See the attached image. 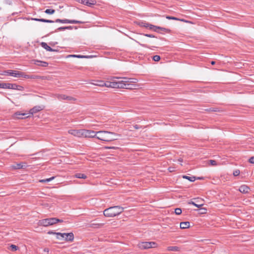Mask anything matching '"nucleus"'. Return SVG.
Wrapping results in <instances>:
<instances>
[{
    "label": "nucleus",
    "mask_w": 254,
    "mask_h": 254,
    "mask_svg": "<svg viewBox=\"0 0 254 254\" xmlns=\"http://www.w3.org/2000/svg\"><path fill=\"white\" fill-rule=\"evenodd\" d=\"M116 77V80L114 81L115 88H124V89H131L130 87V84L127 83V79L126 77Z\"/></svg>",
    "instance_id": "3"
},
{
    "label": "nucleus",
    "mask_w": 254,
    "mask_h": 254,
    "mask_svg": "<svg viewBox=\"0 0 254 254\" xmlns=\"http://www.w3.org/2000/svg\"><path fill=\"white\" fill-rule=\"evenodd\" d=\"M43 251L44 253H46V254H48L49 252V249L47 248H45L44 249Z\"/></svg>",
    "instance_id": "46"
},
{
    "label": "nucleus",
    "mask_w": 254,
    "mask_h": 254,
    "mask_svg": "<svg viewBox=\"0 0 254 254\" xmlns=\"http://www.w3.org/2000/svg\"><path fill=\"white\" fill-rule=\"evenodd\" d=\"M57 98L60 100H75V99L71 96H68L64 94H58L57 95Z\"/></svg>",
    "instance_id": "13"
},
{
    "label": "nucleus",
    "mask_w": 254,
    "mask_h": 254,
    "mask_svg": "<svg viewBox=\"0 0 254 254\" xmlns=\"http://www.w3.org/2000/svg\"><path fill=\"white\" fill-rule=\"evenodd\" d=\"M34 64L37 65L43 66V67H46L48 65V63H47L46 62L41 61H36L35 62Z\"/></svg>",
    "instance_id": "22"
},
{
    "label": "nucleus",
    "mask_w": 254,
    "mask_h": 254,
    "mask_svg": "<svg viewBox=\"0 0 254 254\" xmlns=\"http://www.w3.org/2000/svg\"><path fill=\"white\" fill-rule=\"evenodd\" d=\"M190 227V223L188 221L182 222L180 223V228L184 229L189 228Z\"/></svg>",
    "instance_id": "21"
},
{
    "label": "nucleus",
    "mask_w": 254,
    "mask_h": 254,
    "mask_svg": "<svg viewBox=\"0 0 254 254\" xmlns=\"http://www.w3.org/2000/svg\"><path fill=\"white\" fill-rule=\"evenodd\" d=\"M137 247L141 250H145L152 248H157L158 245L154 242H141L137 244Z\"/></svg>",
    "instance_id": "4"
},
{
    "label": "nucleus",
    "mask_w": 254,
    "mask_h": 254,
    "mask_svg": "<svg viewBox=\"0 0 254 254\" xmlns=\"http://www.w3.org/2000/svg\"><path fill=\"white\" fill-rule=\"evenodd\" d=\"M54 178H55V177H51V178H48V179L41 180L40 181V182H41V183L49 182L52 181L53 180H54Z\"/></svg>",
    "instance_id": "30"
},
{
    "label": "nucleus",
    "mask_w": 254,
    "mask_h": 254,
    "mask_svg": "<svg viewBox=\"0 0 254 254\" xmlns=\"http://www.w3.org/2000/svg\"><path fill=\"white\" fill-rule=\"evenodd\" d=\"M58 234H62L61 233H60V232H57L56 233V238L57 239H59V240H62L63 239V238L61 237V235H58Z\"/></svg>",
    "instance_id": "44"
},
{
    "label": "nucleus",
    "mask_w": 254,
    "mask_h": 254,
    "mask_svg": "<svg viewBox=\"0 0 254 254\" xmlns=\"http://www.w3.org/2000/svg\"><path fill=\"white\" fill-rule=\"evenodd\" d=\"M26 166V164L24 162H21L19 163H16L15 164H13L11 166V168L13 169L16 170V169H19L21 168H23L24 167H25Z\"/></svg>",
    "instance_id": "15"
},
{
    "label": "nucleus",
    "mask_w": 254,
    "mask_h": 254,
    "mask_svg": "<svg viewBox=\"0 0 254 254\" xmlns=\"http://www.w3.org/2000/svg\"><path fill=\"white\" fill-rule=\"evenodd\" d=\"M168 170H169V172H172L174 171L173 169L172 168H169Z\"/></svg>",
    "instance_id": "52"
},
{
    "label": "nucleus",
    "mask_w": 254,
    "mask_h": 254,
    "mask_svg": "<svg viewBox=\"0 0 254 254\" xmlns=\"http://www.w3.org/2000/svg\"><path fill=\"white\" fill-rule=\"evenodd\" d=\"M153 60L155 62H158L160 60V57L158 55L153 56Z\"/></svg>",
    "instance_id": "37"
},
{
    "label": "nucleus",
    "mask_w": 254,
    "mask_h": 254,
    "mask_svg": "<svg viewBox=\"0 0 254 254\" xmlns=\"http://www.w3.org/2000/svg\"><path fill=\"white\" fill-rule=\"evenodd\" d=\"M116 77L111 76L108 78V80L106 82L104 81L103 87L115 88L114 81L116 80Z\"/></svg>",
    "instance_id": "8"
},
{
    "label": "nucleus",
    "mask_w": 254,
    "mask_h": 254,
    "mask_svg": "<svg viewBox=\"0 0 254 254\" xmlns=\"http://www.w3.org/2000/svg\"><path fill=\"white\" fill-rule=\"evenodd\" d=\"M83 130L81 129H69L68 131V133L77 137H83Z\"/></svg>",
    "instance_id": "11"
},
{
    "label": "nucleus",
    "mask_w": 254,
    "mask_h": 254,
    "mask_svg": "<svg viewBox=\"0 0 254 254\" xmlns=\"http://www.w3.org/2000/svg\"><path fill=\"white\" fill-rule=\"evenodd\" d=\"M148 28L150 30H152L153 31H155V32H159V31L158 30V28H159V26H155V25L149 24Z\"/></svg>",
    "instance_id": "26"
},
{
    "label": "nucleus",
    "mask_w": 254,
    "mask_h": 254,
    "mask_svg": "<svg viewBox=\"0 0 254 254\" xmlns=\"http://www.w3.org/2000/svg\"><path fill=\"white\" fill-rule=\"evenodd\" d=\"M148 24H149V23H144V25H142V26L148 28Z\"/></svg>",
    "instance_id": "50"
},
{
    "label": "nucleus",
    "mask_w": 254,
    "mask_h": 254,
    "mask_svg": "<svg viewBox=\"0 0 254 254\" xmlns=\"http://www.w3.org/2000/svg\"><path fill=\"white\" fill-rule=\"evenodd\" d=\"M43 110V108L40 106H36L30 110V114L33 115Z\"/></svg>",
    "instance_id": "16"
},
{
    "label": "nucleus",
    "mask_w": 254,
    "mask_h": 254,
    "mask_svg": "<svg viewBox=\"0 0 254 254\" xmlns=\"http://www.w3.org/2000/svg\"><path fill=\"white\" fill-rule=\"evenodd\" d=\"M2 87L4 89H12L19 91L23 90V87L22 86L17 85L16 84L4 83V85H2Z\"/></svg>",
    "instance_id": "6"
},
{
    "label": "nucleus",
    "mask_w": 254,
    "mask_h": 254,
    "mask_svg": "<svg viewBox=\"0 0 254 254\" xmlns=\"http://www.w3.org/2000/svg\"><path fill=\"white\" fill-rule=\"evenodd\" d=\"M239 190L243 193L249 192L250 188L246 185H242L239 189Z\"/></svg>",
    "instance_id": "17"
},
{
    "label": "nucleus",
    "mask_w": 254,
    "mask_h": 254,
    "mask_svg": "<svg viewBox=\"0 0 254 254\" xmlns=\"http://www.w3.org/2000/svg\"><path fill=\"white\" fill-rule=\"evenodd\" d=\"M31 19L32 20H35L36 21H40L43 22H46V23H53L54 22V21L51 20H47L43 18H32Z\"/></svg>",
    "instance_id": "19"
},
{
    "label": "nucleus",
    "mask_w": 254,
    "mask_h": 254,
    "mask_svg": "<svg viewBox=\"0 0 254 254\" xmlns=\"http://www.w3.org/2000/svg\"><path fill=\"white\" fill-rule=\"evenodd\" d=\"M26 115V114H20L18 113H16L15 114V116L16 118H18V119H23V118L21 116H24Z\"/></svg>",
    "instance_id": "33"
},
{
    "label": "nucleus",
    "mask_w": 254,
    "mask_h": 254,
    "mask_svg": "<svg viewBox=\"0 0 254 254\" xmlns=\"http://www.w3.org/2000/svg\"><path fill=\"white\" fill-rule=\"evenodd\" d=\"M30 78H33V79H45V77L44 76H40L38 75H30Z\"/></svg>",
    "instance_id": "31"
},
{
    "label": "nucleus",
    "mask_w": 254,
    "mask_h": 254,
    "mask_svg": "<svg viewBox=\"0 0 254 254\" xmlns=\"http://www.w3.org/2000/svg\"><path fill=\"white\" fill-rule=\"evenodd\" d=\"M166 18L168 19H172V20H180L178 18H176L175 17L170 16H166Z\"/></svg>",
    "instance_id": "39"
},
{
    "label": "nucleus",
    "mask_w": 254,
    "mask_h": 254,
    "mask_svg": "<svg viewBox=\"0 0 254 254\" xmlns=\"http://www.w3.org/2000/svg\"><path fill=\"white\" fill-rule=\"evenodd\" d=\"M145 22H141V26H142V25H144Z\"/></svg>",
    "instance_id": "55"
},
{
    "label": "nucleus",
    "mask_w": 254,
    "mask_h": 254,
    "mask_svg": "<svg viewBox=\"0 0 254 254\" xmlns=\"http://www.w3.org/2000/svg\"><path fill=\"white\" fill-rule=\"evenodd\" d=\"M56 218H46L40 220L38 222V225L40 226L48 227L55 224Z\"/></svg>",
    "instance_id": "5"
},
{
    "label": "nucleus",
    "mask_w": 254,
    "mask_h": 254,
    "mask_svg": "<svg viewBox=\"0 0 254 254\" xmlns=\"http://www.w3.org/2000/svg\"><path fill=\"white\" fill-rule=\"evenodd\" d=\"M65 29L71 30V29H72V27L71 26H65V27H60L57 29V30L63 31V30H64Z\"/></svg>",
    "instance_id": "29"
},
{
    "label": "nucleus",
    "mask_w": 254,
    "mask_h": 254,
    "mask_svg": "<svg viewBox=\"0 0 254 254\" xmlns=\"http://www.w3.org/2000/svg\"><path fill=\"white\" fill-rule=\"evenodd\" d=\"M21 74H22V75L21 76V77H24V78H30V75H26L23 72H21Z\"/></svg>",
    "instance_id": "38"
},
{
    "label": "nucleus",
    "mask_w": 254,
    "mask_h": 254,
    "mask_svg": "<svg viewBox=\"0 0 254 254\" xmlns=\"http://www.w3.org/2000/svg\"><path fill=\"white\" fill-rule=\"evenodd\" d=\"M41 45L43 48L46 49L47 51H49V52L55 51V50L54 49H53L50 46H49L48 45V44L45 42H42L41 43Z\"/></svg>",
    "instance_id": "20"
},
{
    "label": "nucleus",
    "mask_w": 254,
    "mask_h": 254,
    "mask_svg": "<svg viewBox=\"0 0 254 254\" xmlns=\"http://www.w3.org/2000/svg\"><path fill=\"white\" fill-rule=\"evenodd\" d=\"M77 55H70L67 56V57H74L76 58Z\"/></svg>",
    "instance_id": "51"
},
{
    "label": "nucleus",
    "mask_w": 254,
    "mask_h": 254,
    "mask_svg": "<svg viewBox=\"0 0 254 254\" xmlns=\"http://www.w3.org/2000/svg\"><path fill=\"white\" fill-rule=\"evenodd\" d=\"M159 28H158V30H161V31L160 32V33H163L164 32L168 33L170 32V30H169L168 29H167V28H163V27H159ZM158 32H159V31Z\"/></svg>",
    "instance_id": "27"
},
{
    "label": "nucleus",
    "mask_w": 254,
    "mask_h": 254,
    "mask_svg": "<svg viewBox=\"0 0 254 254\" xmlns=\"http://www.w3.org/2000/svg\"><path fill=\"white\" fill-rule=\"evenodd\" d=\"M240 171L239 170H236L235 171H234L233 172V175L234 176H238L240 174Z\"/></svg>",
    "instance_id": "40"
},
{
    "label": "nucleus",
    "mask_w": 254,
    "mask_h": 254,
    "mask_svg": "<svg viewBox=\"0 0 254 254\" xmlns=\"http://www.w3.org/2000/svg\"><path fill=\"white\" fill-rule=\"evenodd\" d=\"M56 220L57 221H55V224L57 223L58 222H63V220L59 219H58V218H56Z\"/></svg>",
    "instance_id": "47"
},
{
    "label": "nucleus",
    "mask_w": 254,
    "mask_h": 254,
    "mask_svg": "<svg viewBox=\"0 0 254 254\" xmlns=\"http://www.w3.org/2000/svg\"><path fill=\"white\" fill-rule=\"evenodd\" d=\"M175 213L177 215H180L182 213V210L180 208H177L175 209Z\"/></svg>",
    "instance_id": "35"
},
{
    "label": "nucleus",
    "mask_w": 254,
    "mask_h": 254,
    "mask_svg": "<svg viewBox=\"0 0 254 254\" xmlns=\"http://www.w3.org/2000/svg\"><path fill=\"white\" fill-rule=\"evenodd\" d=\"M142 46H143V47H146V46L145 45H142Z\"/></svg>",
    "instance_id": "56"
},
{
    "label": "nucleus",
    "mask_w": 254,
    "mask_h": 254,
    "mask_svg": "<svg viewBox=\"0 0 254 254\" xmlns=\"http://www.w3.org/2000/svg\"><path fill=\"white\" fill-rule=\"evenodd\" d=\"M79 2L85 4L86 5L89 6H92L94 5L96 2L94 0H79Z\"/></svg>",
    "instance_id": "14"
},
{
    "label": "nucleus",
    "mask_w": 254,
    "mask_h": 254,
    "mask_svg": "<svg viewBox=\"0 0 254 254\" xmlns=\"http://www.w3.org/2000/svg\"><path fill=\"white\" fill-rule=\"evenodd\" d=\"M183 178H184V179H186L189 180L190 182H194L196 180L195 177H193V176H192V177H189V176H183Z\"/></svg>",
    "instance_id": "28"
},
{
    "label": "nucleus",
    "mask_w": 254,
    "mask_h": 254,
    "mask_svg": "<svg viewBox=\"0 0 254 254\" xmlns=\"http://www.w3.org/2000/svg\"><path fill=\"white\" fill-rule=\"evenodd\" d=\"M4 83H0V88H3V87H2V85H4Z\"/></svg>",
    "instance_id": "53"
},
{
    "label": "nucleus",
    "mask_w": 254,
    "mask_h": 254,
    "mask_svg": "<svg viewBox=\"0 0 254 254\" xmlns=\"http://www.w3.org/2000/svg\"><path fill=\"white\" fill-rule=\"evenodd\" d=\"M56 22H59L62 23H70V24H80V23H84L85 22L76 20H68L67 19H57L55 20Z\"/></svg>",
    "instance_id": "9"
},
{
    "label": "nucleus",
    "mask_w": 254,
    "mask_h": 254,
    "mask_svg": "<svg viewBox=\"0 0 254 254\" xmlns=\"http://www.w3.org/2000/svg\"><path fill=\"white\" fill-rule=\"evenodd\" d=\"M74 177L76 178L79 179H85L87 178L86 175L84 174H82L80 173H77L74 175Z\"/></svg>",
    "instance_id": "24"
},
{
    "label": "nucleus",
    "mask_w": 254,
    "mask_h": 254,
    "mask_svg": "<svg viewBox=\"0 0 254 254\" xmlns=\"http://www.w3.org/2000/svg\"><path fill=\"white\" fill-rule=\"evenodd\" d=\"M209 162L211 165L214 166V165H216V164H217L215 160H209Z\"/></svg>",
    "instance_id": "42"
},
{
    "label": "nucleus",
    "mask_w": 254,
    "mask_h": 254,
    "mask_svg": "<svg viewBox=\"0 0 254 254\" xmlns=\"http://www.w3.org/2000/svg\"><path fill=\"white\" fill-rule=\"evenodd\" d=\"M55 10L52 9H47L45 11V12L49 14H53L55 13Z\"/></svg>",
    "instance_id": "32"
},
{
    "label": "nucleus",
    "mask_w": 254,
    "mask_h": 254,
    "mask_svg": "<svg viewBox=\"0 0 254 254\" xmlns=\"http://www.w3.org/2000/svg\"><path fill=\"white\" fill-rule=\"evenodd\" d=\"M58 235H61V237L63 238V239H64L66 241L72 242L74 240V235L73 233H63V234H58Z\"/></svg>",
    "instance_id": "10"
},
{
    "label": "nucleus",
    "mask_w": 254,
    "mask_h": 254,
    "mask_svg": "<svg viewBox=\"0 0 254 254\" xmlns=\"http://www.w3.org/2000/svg\"><path fill=\"white\" fill-rule=\"evenodd\" d=\"M125 80H127V83L129 84L130 83H135L137 82V79L136 78H127V79H125Z\"/></svg>",
    "instance_id": "25"
},
{
    "label": "nucleus",
    "mask_w": 254,
    "mask_h": 254,
    "mask_svg": "<svg viewBox=\"0 0 254 254\" xmlns=\"http://www.w3.org/2000/svg\"><path fill=\"white\" fill-rule=\"evenodd\" d=\"M144 35L146 37H150V38H154L155 37V36L152 34H145Z\"/></svg>",
    "instance_id": "45"
},
{
    "label": "nucleus",
    "mask_w": 254,
    "mask_h": 254,
    "mask_svg": "<svg viewBox=\"0 0 254 254\" xmlns=\"http://www.w3.org/2000/svg\"><path fill=\"white\" fill-rule=\"evenodd\" d=\"M96 133V138L100 140L106 142H109L116 140L117 138L115 137L119 136V134L113 132L105 130L98 131Z\"/></svg>",
    "instance_id": "1"
},
{
    "label": "nucleus",
    "mask_w": 254,
    "mask_h": 254,
    "mask_svg": "<svg viewBox=\"0 0 254 254\" xmlns=\"http://www.w3.org/2000/svg\"><path fill=\"white\" fill-rule=\"evenodd\" d=\"M249 161L250 163H251L252 164H254V156L251 157L249 159Z\"/></svg>",
    "instance_id": "43"
},
{
    "label": "nucleus",
    "mask_w": 254,
    "mask_h": 254,
    "mask_svg": "<svg viewBox=\"0 0 254 254\" xmlns=\"http://www.w3.org/2000/svg\"><path fill=\"white\" fill-rule=\"evenodd\" d=\"M97 131L92 130L85 129L83 130V137L94 138L96 137Z\"/></svg>",
    "instance_id": "7"
},
{
    "label": "nucleus",
    "mask_w": 254,
    "mask_h": 254,
    "mask_svg": "<svg viewBox=\"0 0 254 254\" xmlns=\"http://www.w3.org/2000/svg\"><path fill=\"white\" fill-rule=\"evenodd\" d=\"M10 247L11 250L13 252L16 251L18 249V247L14 245H11L10 246Z\"/></svg>",
    "instance_id": "36"
},
{
    "label": "nucleus",
    "mask_w": 254,
    "mask_h": 254,
    "mask_svg": "<svg viewBox=\"0 0 254 254\" xmlns=\"http://www.w3.org/2000/svg\"><path fill=\"white\" fill-rule=\"evenodd\" d=\"M189 203L192 204V205L195 206L196 207H197L198 208H199V207H200L201 206H202L203 205V204H197V203H195L193 201L190 202Z\"/></svg>",
    "instance_id": "34"
},
{
    "label": "nucleus",
    "mask_w": 254,
    "mask_h": 254,
    "mask_svg": "<svg viewBox=\"0 0 254 254\" xmlns=\"http://www.w3.org/2000/svg\"><path fill=\"white\" fill-rule=\"evenodd\" d=\"M88 57V56H82V55H77V56H76V58H80V59L87 58Z\"/></svg>",
    "instance_id": "41"
},
{
    "label": "nucleus",
    "mask_w": 254,
    "mask_h": 254,
    "mask_svg": "<svg viewBox=\"0 0 254 254\" xmlns=\"http://www.w3.org/2000/svg\"><path fill=\"white\" fill-rule=\"evenodd\" d=\"M124 208L120 206H115L106 209L104 211V215L106 217H112L120 214Z\"/></svg>",
    "instance_id": "2"
},
{
    "label": "nucleus",
    "mask_w": 254,
    "mask_h": 254,
    "mask_svg": "<svg viewBox=\"0 0 254 254\" xmlns=\"http://www.w3.org/2000/svg\"><path fill=\"white\" fill-rule=\"evenodd\" d=\"M57 232H53V231H49L48 232V234H53V235H56V233Z\"/></svg>",
    "instance_id": "49"
},
{
    "label": "nucleus",
    "mask_w": 254,
    "mask_h": 254,
    "mask_svg": "<svg viewBox=\"0 0 254 254\" xmlns=\"http://www.w3.org/2000/svg\"><path fill=\"white\" fill-rule=\"evenodd\" d=\"M215 63V62L214 61H211V64H212V65L214 64Z\"/></svg>",
    "instance_id": "54"
},
{
    "label": "nucleus",
    "mask_w": 254,
    "mask_h": 254,
    "mask_svg": "<svg viewBox=\"0 0 254 254\" xmlns=\"http://www.w3.org/2000/svg\"><path fill=\"white\" fill-rule=\"evenodd\" d=\"M90 84L100 87H103L104 81L99 80H93L90 82Z\"/></svg>",
    "instance_id": "18"
},
{
    "label": "nucleus",
    "mask_w": 254,
    "mask_h": 254,
    "mask_svg": "<svg viewBox=\"0 0 254 254\" xmlns=\"http://www.w3.org/2000/svg\"><path fill=\"white\" fill-rule=\"evenodd\" d=\"M133 127L136 129H139L141 128V127L138 126V125H135L133 126Z\"/></svg>",
    "instance_id": "48"
},
{
    "label": "nucleus",
    "mask_w": 254,
    "mask_h": 254,
    "mask_svg": "<svg viewBox=\"0 0 254 254\" xmlns=\"http://www.w3.org/2000/svg\"><path fill=\"white\" fill-rule=\"evenodd\" d=\"M5 74L7 75L12 76L15 77H21L22 75L21 71L13 70H7L5 71Z\"/></svg>",
    "instance_id": "12"
},
{
    "label": "nucleus",
    "mask_w": 254,
    "mask_h": 254,
    "mask_svg": "<svg viewBox=\"0 0 254 254\" xmlns=\"http://www.w3.org/2000/svg\"><path fill=\"white\" fill-rule=\"evenodd\" d=\"M167 250L168 251L178 252L180 250V248L177 246H170L167 247Z\"/></svg>",
    "instance_id": "23"
}]
</instances>
